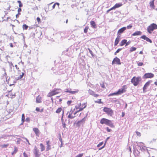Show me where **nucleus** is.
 Here are the masks:
<instances>
[{
    "instance_id": "473e14b6",
    "label": "nucleus",
    "mask_w": 157,
    "mask_h": 157,
    "mask_svg": "<svg viewBox=\"0 0 157 157\" xmlns=\"http://www.w3.org/2000/svg\"><path fill=\"white\" fill-rule=\"evenodd\" d=\"M101 99H100L98 100V101H95V102L96 103H98L99 104L102 103V102L101 101Z\"/></svg>"
},
{
    "instance_id": "13d9d810",
    "label": "nucleus",
    "mask_w": 157,
    "mask_h": 157,
    "mask_svg": "<svg viewBox=\"0 0 157 157\" xmlns=\"http://www.w3.org/2000/svg\"><path fill=\"white\" fill-rule=\"evenodd\" d=\"M22 138L23 139L25 140L27 143H29V140L27 139V138H26L25 137H22Z\"/></svg>"
},
{
    "instance_id": "6e6552de",
    "label": "nucleus",
    "mask_w": 157,
    "mask_h": 157,
    "mask_svg": "<svg viewBox=\"0 0 157 157\" xmlns=\"http://www.w3.org/2000/svg\"><path fill=\"white\" fill-rule=\"evenodd\" d=\"M86 120V118L85 117L83 118L81 120L78 121L76 123L77 126H80L82 125H83Z\"/></svg>"
},
{
    "instance_id": "423d86ee",
    "label": "nucleus",
    "mask_w": 157,
    "mask_h": 157,
    "mask_svg": "<svg viewBox=\"0 0 157 157\" xmlns=\"http://www.w3.org/2000/svg\"><path fill=\"white\" fill-rule=\"evenodd\" d=\"M154 75L152 73H148L145 74L143 76V78H151L153 77Z\"/></svg>"
},
{
    "instance_id": "8fccbe9b",
    "label": "nucleus",
    "mask_w": 157,
    "mask_h": 157,
    "mask_svg": "<svg viewBox=\"0 0 157 157\" xmlns=\"http://www.w3.org/2000/svg\"><path fill=\"white\" fill-rule=\"evenodd\" d=\"M122 49V48H119L116 51V53H119L120 51H121Z\"/></svg>"
},
{
    "instance_id": "f257e3e1",
    "label": "nucleus",
    "mask_w": 157,
    "mask_h": 157,
    "mask_svg": "<svg viewBox=\"0 0 157 157\" xmlns=\"http://www.w3.org/2000/svg\"><path fill=\"white\" fill-rule=\"evenodd\" d=\"M100 122L101 124H105L111 128H113L114 127L111 121L105 118H103L101 119Z\"/></svg>"
},
{
    "instance_id": "bf43d9fd",
    "label": "nucleus",
    "mask_w": 157,
    "mask_h": 157,
    "mask_svg": "<svg viewBox=\"0 0 157 157\" xmlns=\"http://www.w3.org/2000/svg\"><path fill=\"white\" fill-rule=\"evenodd\" d=\"M23 155L24 157H28L27 155L25 153V152H24L23 153Z\"/></svg>"
},
{
    "instance_id": "aec40b11",
    "label": "nucleus",
    "mask_w": 157,
    "mask_h": 157,
    "mask_svg": "<svg viewBox=\"0 0 157 157\" xmlns=\"http://www.w3.org/2000/svg\"><path fill=\"white\" fill-rule=\"evenodd\" d=\"M41 102V97L38 96L36 98V102L37 103H40Z\"/></svg>"
},
{
    "instance_id": "774afa93",
    "label": "nucleus",
    "mask_w": 157,
    "mask_h": 157,
    "mask_svg": "<svg viewBox=\"0 0 157 157\" xmlns=\"http://www.w3.org/2000/svg\"><path fill=\"white\" fill-rule=\"evenodd\" d=\"M10 47L12 48L13 47V44L12 43H10Z\"/></svg>"
},
{
    "instance_id": "58836bf2",
    "label": "nucleus",
    "mask_w": 157,
    "mask_h": 157,
    "mask_svg": "<svg viewBox=\"0 0 157 157\" xmlns=\"http://www.w3.org/2000/svg\"><path fill=\"white\" fill-rule=\"evenodd\" d=\"M50 149V145H47V147L46 148V150L48 151Z\"/></svg>"
},
{
    "instance_id": "c03bdc74",
    "label": "nucleus",
    "mask_w": 157,
    "mask_h": 157,
    "mask_svg": "<svg viewBox=\"0 0 157 157\" xmlns=\"http://www.w3.org/2000/svg\"><path fill=\"white\" fill-rule=\"evenodd\" d=\"M83 155V154H80L76 156V157H82Z\"/></svg>"
},
{
    "instance_id": "4c0bfd02",
    "label": "nucleus",
    "mask_w": 157,
    "mask_h": 157,
    "mask_svg": "<svg viewBox=\"0 0 157 157\" xmlns=\"http://www.w3.org/2000/svg\"><path fill=\"white\" fill-rule=\"evenodd\" d=\"M71 89H67L65 91V92H68L70 93V91H71Z\"/></svg>"
},
{
    "instance_id": "f8f14e48",
    "label": "nucleus",
    "mask_w": 157,
    "mask_h": 157,
    "mask_svg": "<svg viewBox=\"0 0 157 157\" xmlns=\"http://www.w3.org/2000/svg\"><path fill=\"white\" fill-rule=\"evenodd\" d=\"M126 29L125 27H123L119 29L117 32L118 35H119L121 34L124 31H125Z\"/></svg>"
},
{
    "instance_id": "864d4df0",
    "label": "nucleus",
    "mask_w": 157,
    "mask_h": 157,
    "mask_svg": "<svg viewBox=\"0 0 157 157\" xmlns=\"http://www.w3.org/2000/svg\"><path fill=\"white\" fill-rule=\"evenodd\" d=\"M113 10V7L111 8L110 9H109V10H107V13H108L111 10Z\"/></svg>"
},
{
    "instance_id": "e433bc0d",
    "label": "nucleus",
    "mask_w": 157,
    "mask_h": 157,
    "mask_svg": "<svg viewBox=\"0 0 157 157\" xmlns=\"http://www.w3.org/2000/svg\"><path fill=\"white\" fill-rule=\"evenodd\" d=\"M63 114H64V111L63 110V111L62 116V117L61 119L62 122H64V120L63 119Z\"/></svg>"
},
{
    "instance_id": "4be33fe9",
    "label": "nucleus",
    "mask_w": 157,
    "mask_h": 157,
    "mask_svg": "<svg viewBox=\"0 0 157 157\" xmlns=\"http://www.w3.org/2000/svg\"><path fill=\"white\" fill-rule=\"evenodd\" d=\"M14 150L13 152L12 153V155H14L15 154H16L17 152V151L18 149L15 146L14 147Z\"/></svg>"
},
{
    "instance_id": "2eb2a0df",
    "label": "nucleus",
    "mask_w": 157,
    "mask_h": 157,
    "mask_svg": "<svg viewBox=\"0 0 157 157\" xmlns=\"http://www.w3.org/2000/svg\"><path fill=\"white\" fill-rule=\"evenodd\" d=\"M120 40V36L118 35L116 39L114 42V46H116L118 44Z\"/></svg>"
},
{
    "instance_id": "0e129e2a",
    "label": "nucleus",
    "mask_w": 157,
    "mask_h": 157,
    "mask_svg": "<svg viewBox=\"0 0 157 157\" xmlns=\"http://www.w3.org/2000/svg\"><path fill=\"white\" fill-rule=\"evenodd\" d=\"M105 144H104V145L102 147H101L100 148H99V150H101L102 149H103V148H104V147H105Z\"/></svg>"
},
{
    "instance_id": "603ef678",
    "label": "nucleus",
    "mask_w": 157,
    "mask_h": 157,
    "mask_svg": "<svg viewBox=\"0 0 157 157\" xmlns=\"http://www.w3.org/2000/svg\"><path fill=\"white\" fill-rule=\"evenodd\" d=\"M106 130L107 131V132H110L111 130V129L109 128L108 127L106 128Z\"/></svg>"
},
{
    "instance_id": "393cba45",
    "label": "nucleus",
    "mask_w": 157,
    "mask_h": 157,
    "mask_svg": "<svg viewBox=\"0 0 157 157\" xmlns=\"http://www.w3.org/2000/svg\"><path fill=\"white\" fill-rule=\"evenodd\" d=\"M24 73L23 72L22 73L21 75H20L17 78V80H19L21 79L22 77H23V76H24Z\"/></svg>"
},
{
    "instance_id": "37998d69",
    "label": "nucleus",
    "mask_w": 157,
    "mask_h": 157,
    "mask_svg": "<svg viewBox=\"0 0 157 157\" xmlns=\"http://www.w3.org/2000/svg\"><path fill=\"white\" fill-rule=\"evenodd\" d=\"M88 50H89V52L91 54V55L93 56H94L93 53V52H92V51L91 50H90L89 48L88 49Z\"/></svg>"
},
{
    "instance_id": "a19ab883",
    "label": "nucleus",
    "mask_w": 157,
    "mask_h": 157,
    "mask_svg": "<svg viewBox=\"0 0 157 157\" xmlns=\"http://www.w3.org/2000/svg\"><path fill=\"white\" fill-rule=\"evenodd\" d=\"M8 63H9L10 67L11 68H12V66L14 67L13 64L11 62H8Z\"/></svg>"
},
{
    "instance_id": "f03ea898",
    "label": "nucleus",
    "mask_w": 157,
    "mask_h": 157,
    "mask_svg": "<svg viewBox=\"0 0 157 157\" xmlns=\"http://www.w3.org/2000/svg\"><path fill=\"white\" fill-rule=\"evenodd\" d=\"M141 80V77H136L135 76L133 77L131 80V82L133 84L134 86H136L138 85L140 81Z\"/></svg>"
},
{
    "instance_id": "de8ad7c7",
    "label": "nucleus",
    "mask_w": 157,
    "mask_h": 157,
    "mask_svg": "<svg viewBox=\"0 0 157 157\" xmlns=\"http://www.w3.org/2000/svg\"><path fill=\"white\" fill-rule=\"evenodd\" d=\"M130 42H130V41H128V42H127V41H126V42L125 43V46H127L128 45H129V44L130 43Z\"/></svg>"
},
{
    "instance_id": "a18cd8bd",
    "label": "nucleus",
    "mask_w": 157,
    "mask_h": 157,
    "mask_svg": "<svg viewBox=\"0 0 157 157\" xmlns=\"http://www.w3.org/2000/svg\"><path fill=\"white\" fill-rule=\"evenodd\" d=\"M62 124L63 127V128H65L66 127V124L65 122H62Z\"/></svg>"
},
{
    "instance_id": "a211bd4d",
    "label": "nucleus",
    "mask_w": 157,
    "mask_h": 157,
    "mask_svg": "<svg viewBox=\"0 0 157 157\" xmlns=\"http://www.w3.org/2000/svg\"><path fill=\"white\" fill-rule=\"evenodd\" d=\"M90 25L92 27L94 28H96L97 26L95 24V22L94 21H91L90 22Z\"/></svg>"
},
{
    "instance_id": "dca6fc26",
    "label": "nucleus",
    "mask_w": 157,
    "mask_h": 157,
    "mask_svg": "<svg viewBox=\"0 0 157 157\" xmlns=\"http://www.w3.org/2000/svg\"><path fill=\"white\" fill-rule=\"evenodd\" d=\"M122 4L121 3H116L115 5L112 7L113 9H115L117 8H119L122 6Z\"/></svg>"
},
{
    "instance_id": "ddd939ff",
    "label": "nucleus",
    "mask_w": 157,
    "mask_h": 157,
    "mask_svg": "<svg viewBox=\"0 0 157 157\" xmlns=\"http://www.w3.org/2000/svg\"><path fill=\"white\" fill-rule=\"evenodd\" d=\"M125 90L124 87L119 89L117 92L118 94V95H119L121 94L122 93L125 92Z\"/></svg>"
},
{
    "instance_id": "cd10ccee",
    "label": "nucleus",
    "mask_w": 157,
    "mask_h": 157,
    "mask_svg": "<svg viewBox=\"0 0 157 157\" xmlns=\"http://www.w3.org/2000/svg\"><path fill=\"white\" fill-rule=\"evenodd\" d=\"M9 145L8 144H4L1 145V147L2 148H6Z\"/></svg>"
},
{
    "instance_id": "2f4dec72",
    "label": "nucleus",
    "mask_w": 157,
    "mask_h": 157,
    "mask_svg": "<svg viewBox=\"0 0 157 157\" xmlns=\"http://www.w3.org/2000/svg\"><path fill=\"white\" fill-rule=\"evenodd\" d=\"M75 117V116H72L71 115V114H69V115L68 116V118H70L71 119H73V118H74Z\"/></svg>"
},
{
    "instance_id": "79ce46f5",
    "label": "nucleus",
    "mask_w": 157,
    "mask_h": 157,
    "mask_svg": "<svg viewBox=\"0 0 157 157\" xmlns=\"http://www.w3.org/2000/svg\"><path fill=\"white\" fill-rule=\"evenodd\" d=\"M143 63L142 62H139L138 63V65L139 66H141L143 65Z\"/></svg>"
},
{
    "instance_id": "7c9ffc66",
    "label": "nucleus",
    "mask_w": 157,
    "mask_h": 157,
    "mask_svg": "<svg viewBox=\"0 0 157 157\" xmlns=\"http://www.w3.org/2000/svg\"><path fill=\"white\" fill-rule=\"evenodd\" d=\"M25 116L24 114H23L22 115L21 117V121L23 122H24L25 121Z\"/></svg>"
},
{
    "instance_id": "052dcab7",
    "label": "nucleus",
    "mask_w": 157,
    "mask_h": 157,
    "mask_svg": "<svg viewBox=\"0 0 157 157\" xmlns=\"http://www.w3.org/2000/svg\"><path fill=\"white\" fill-rule=\"evenodd\" d=\"M30 118L29 117H27L26 119V121L29 122L30 121Z\"/></svg>"
},
{
    "instance_id": "680f3d73",
    "label": "nucleus",
    "mask_w": 157,
    "mask_h": 157,
    "mask_svg": "<svg viewBox=\"0 0 157 157\" xmlns=\"http://www.w3.org/2000/svg\"><path fill=\"white\" fill-rule=\"evenodd\" d=\"M17 11L18 13H20V12L21 11V9L20 8H19L18 9Z\"/></svg>"
},
{
    "instance_id": "a878e982",
    "label": "nucleus",
    "mask_w": 157,
    "mask_h": 157,
    "mask_svg": "<svg viewBox=\"0 0 157 157\" xmlns=\"http://www.w3.org/2000/svg\"><path fill=\"white\" fill-rule=\"evenodd\" d=\"M114 95H118L117 92H114L113 93L110 94L108 95L109 97L112 96Z\"/></svg>"
},
{
    "instance_id": "412c9836",
    "label": "nucleus",
    "mask_w": 157,
    "mask_h": 157,
    "mask_svg": "<svg viewBox=\"0 0 157 157\" xmlns=\"http://www.w3.org/2000/svg\"><path fill=\"white\" fill-rule=\"evenodd\" d=\"M155 0H153L152 1H151L150 2V7L152 8H154V1Z\"/></svg>"
},
{
    "instance_id": "c85d7f7f",
    "label": "nucleus",
    "mask_w": 157,
    "mask_h": 157,
    "mask_svg": "<svg viewBox=\"0 0 157 157\" xmlns=\"http://www.w3.org/2000/svg\"><path fill=\"white\" fill-rule=\"evenodd\" d=\"M136 50V48L135 47H132L130 49V52H132L134 51H135Z\"/></svg>"
},
{
    "instance_id": "6e6d98bb",
    "label": "nucleus",
    "mask_w": 157,
    "mask_h": 157,
    "mask_svg": "<svg viewBox=\"0 0 157 157\" xmlns=\"http://www.w3.org/2000/svg\"><path fill=\"white\" fill-rule=\"evenodd\" d=\"M136 134L137 136H141V134L139 132H136Z\"/></svg>"
},
{
    "instance_id": "c756f323",
    "label": "nucleus",
    "mask_w": 157,
    "mask_h": 157,
    "mask_svg": "<svg viewBox=\"0 0 157 157\" xmlns=\"http://www.w3.org/2000/svg\"><path fill=\"white\" fill-rule=\"evenodd\" d=\"M28 28V26L25 24L23 25V28L24 29L27 30Z\"/></svg>"
},
{
    "instance_id": "39448f33",
    "label": "nucleus",
    "mask_w": 157,
    "mask_h": 157,
    "mask_svg": "<svg viewBox=\"0 0 157 157\" xmlns=\"http://www.w3.org/2000/svg\"><path fill=\"white\" fill-rule=\"evenodd\" d=\"M112 65H113L114 64L118 65L121 64L120 59L117 57H116L115 58H114L113 61L112 62Z\"/></svg>"
},
{
    "instance_id": "5701e85b",
    "label": "nucleus",
    "mask_w": 157,
    "mask_h": 157,
    "mask_svg": "<svg viewBox=\"0 0 157 157\" xmlns=\"http://www.w3.org/2000/svg\"><path fill=\"white\" fill-rule=\"evenodd\" d=\"M40 146L41 147V151H44V150L45 149V147L44 145H43V144L41 143L40 144Z\"/></svg>"
},
{
    "instance_id": "f3484780",
    "label": "nucleus",
    "mask_w": 157,
    "mask_h": 157,
    "mask_svg": "<svg viewBox=\"0 0 157 157\" xmlns=\"http://www.w3.org/2000/svg\"><path fill=\"white\" fill-rule=\"evenodd\" d=\"M142 34L141 32L140 31H137L134 33L132 34L133 36H137V35H140Z\"/></svg>"
},
{
    "instance_id": "338daca9",
    "label": "nucleus",
    "mask_w": 157,
    "mask_h": 157,
    "mask_svg": "<svg viewBox=\"0 0 157 157\" xmlns=\"http://www.w3.org/2000/svg\"><path fill=\"white\" fill-rule=\"evenodd\" d=\"M49 140H48L46 141V144H47V145H49Z\"/></svg>"
},
{
    "instance_id": "0eeeda50",
    "label": "nucleus",
    "mask_w": 157,
    "mask_h": 157,
    "mask_svg": "<svg viewBox=\"0 0 157 157\" xmlns=\"http://www.w3.org/2000/svg\"><path fill=\"white\" fill-rule=\"evenodd\" d=\"M59 89H54L53 90L51 93H50L48 94V96L50 97L51 96H52L53 95H54L56 94H58L59 93V91H58L59 90Z\"/></svg>"
},
{
    "instance_id": "72a5a7b5",
    "label": "nucleus",
    "mask_w": 157,
    "mask_h": 157,
    "mask_svg": "<svg viewBox=\"0 0 157 157\" xmlns=\"http://www.w3.org/2000/svg\"><path fill=\"white\" fill-rule=\"evenodd\" d=\"M88 29V27H86L84 30V32L85 33H86L87 32V30Z\"/></svg>"
},
{
    "instance_id": "b1692460",
    "label": "nucleus",
    "mask_w": 157,
    "mask_h": 157,
    "mask_svg": "<svg viewBox=\"0 0 157 157\" xmlns=\"http://www.w3.org/2000/svg\"><path fill=\"white\" fill-rule=\"evenodd\" d=\"M79 91V90L78 89L76 90L75 91H70V93L71 94H75L78 93Z\"/></svg>"
},
{
    "instance_id": "c9c22d12",
    "label": "nucleus",
    "mask_w": 157,
    "mask_h": 157,
    "mask_svg": "<svg viewBox=\"0 0 157 157\" xmlns=\"http://www.w3.org/2000/svg\"><path fill=\"white\" fill-rule=\"evenodd\" d=\"M146 40L147 41H148V42H150V43H151L152 41L151 40H150L149 38H148L147 37L146 39Z\"/></svg>"
},
{
    "instance_id": "ea45409f",
    "label": "nucleus",
    "mask_w": 157,
    "mask_h": 157,
    "mask_svg": "<svg viewBox=\"0 0 157 157\" xmlns=\"http://www.w3.org/2000/svg\"><path fill=\"white\" fill-rule=\"evenodd\" d=\"M103 144V142H101L98 145H97V147H99L100 146H101V145H102Z\"/></svg>"
},
{
    "instance_id": "09e8293b",
    "label": "nucleus",
    "mask_w": 157,
    "mask_h": 157,
    "mask_svg": "<svg viewBox=\"0 0 157 157\" xmlns=\"http://www.w3.org/2000/svg\"><path fill=\"white\" fill-rule=\"evenodd\" d=\"M132 25H129L127 26V28L128 29H130L132 28Z\"/></svg>"
},
{
    "instance_id": "3c124183",
    "label": "nucleus",
    "mask_w": 157,
    "mask_h": 157,
    "mask_svg": "<svg viewBox=\"0 0 157 157\" xmlns=\"http://www.w3.org/2000/svg\"><path fill=\"white\" fill-rule=\"evenodd\" d=\"M36 20L38 22V23H39L40 22V19L39 17H37V18Z\"/></svg>"
},
{
    "instance_id": "69168bd1",
    "label": "nucleus",
    "mask_w": 157,
    "mask_h": 157,
    "mask_svg": "<svg viewBox=\"0 0 157 157\" xmlns=\"http://www.w3.org/2000/svg\"><path fill=\"white\" fill-rule=\"evenodd\" d=\"M22 6H23V5L22 4V3H20V4H19V6L20 8L22 7Z\"/></svg>"
},
{
    "instance_id": "6ab92c4d",
    "label": "nucleus",
    "mask_w": 157,
    "mask_h": 157,
    "mask_svg": "<svg viewBox=\"0 0 157 157\" xmlns=\"http://www.w3.org/2000/svg\"><path fill=\"white\" fill-rule=\"evenodd\" d=\"M126 41H127V40H126V39L123 40L120 43V45L121 46H123L124 44H125V43H126Z\"/></svg>"
},
{
    "instance_id": "4468645a",
    "label": "nucleus",
    "mask_w": 157,
    "mask_h": 157,
    "mask_svg": "<svg viewBox=\"0 0 157 157\" xmlns=\"http://www.w3.org/2000/svg\"><path fill=\"white\" fill-rule=\"evenodd\" d=\"M33 130L35 132L36 135L37 136H39L40 132L38 129L37 128H33Z\"/></svg>"
},
{
    "instance_id": "bb28decb",
    "label": "nucleus",
    "mask_w": 157,
    "mask_h": 157,
    "mask_svg": "<svg viewBox=\"0 0 157 157\" xmlns=\"http://www.w3.org/2000/svg\"><path fill=\"white\" fill-rule=\"evenodd\" d=\"M62 109V108L59 107L57 109V110L56 111V113H59L61 111Z\"/></svg>"
},
{
    "instance_id": "7ed1b4c3",
    "label": "nucleus",
    "mask_w": 157,
    "mask_h": 157,
    "mask_svg": "<svg viewBox=\"0 0 157 157\" xmlns=\"http://www.w3.org/2000/svg\"><path fill=\"white\" fill-rule=\"evenodd\" d=\"M157 29V25L155 23H152L147 28V32L150 34L152 33V31L154 30Z\"/></svg>"
},
{
    "instance_id": "9d476101",
    "label": "nucleus",
    "mask_w": 157,
    "mask_h": 157,
    "mask_svg": "<svg viewBox=\"0 0 157 157\" xmlns=\"http://www.w3.org/2000/svg\"><path fill=\"white\" fill-rule=\"evenodd\" d=\"M34 153L35 155V157H39L40 153L39 152V150L36 148L34 149Z\"/></svg>"
},
{
    "instance_id": "20e7f679",
    "label": "nucleus",
    "mask_w": 157,
    "mask_h": 157,
    "mask_svg": "<svg viewBox=\"0 0 157 157\" xmlns=\"http://www.w3.org/2000/svg\"><path fill=\"white\" fill-rule=\"evenodd\" d=\"M103 110L104 112H105L107 114L110 116H112L113 113V110L109 108L105 107L104 108Z\"/></svg>"
},
{
    "instance_id": "e2e57ef3",
    "label": "nucleus",
    "mask_w": 157,
    "mask_h": 157,
    "mask_svg": "<svg viewBox=\"0 0 157 157\" xmlns=\"http://www.w3.org/2000/svg\"><path fill=\"white\" fill-rule=\"evenodd\" d=\"M36 110L37 111L39 112V111H40V109L39 108L36 107Z\"/></svg>"
},
{
    "instance_id": "1a4fd4ad",
    "label": "nucleus",
    "mask_w": 157,
    "mask_h": 157,
    "mask_svg": "<svg viewBox=\"0 0 157 157\" xmlns=\"http://www.w3.org/2000/svg\"><path fill=\"white\" fill-rule=\"evenodd\" d=\"M152 82L151 81H149L147 82L144 85L143 88V91L144 93L146 92L145 90L147 89V87L149 86L151 82Z\"/></svg>"
},
{
    "instance_id": "4d7b16f0",
    "label": "nucleus",
    "mask_w": 157,
    "mask_h": 157,
    "mask_svg": "<svg viewBox=\"0 0 157 157\" xmlns=\"http://www.w3.org/2000/svg\"><path fill=\"white\" fill-rule=\"evenodd\" d=\"M21 14L20 13H18V14H16V18H18L19 17V15Z\"/></svg>"
},
{
    "instance_id": "9b49d317",
    "label": "nucleus",
    "mask_w": 157,
    "mask_h": 157,
    "mask_svg": "<svg viewBox=\"0 0 157 157\" xmlns=\"http://www.w3.org/2000/svg\"><path fill=\"white\" fill-rule=\"evenodd\" d=\"M88 92L90 95L95 97H97L99 96L98 94H95L94 91L90 89L89 90Z\"/></svg>"
},
{
    "instance_id": "49530a36",
    "label": "nucleus",
    "mask_w": 157,
    "mask_h": 157,
    "mask_svg": "<svg viewBox=\"0 0 157 157\" xmlns=\"http://www.w3.org/2000/svg\"><path fill=\"white\" fill-rule=\"evenodd\" d=\"M86 105H85L84 106L83 108H79V109L78 110V111H82L83 109L85 108H86Z\"/></svg>"
},
{
    "instance_id": "f704fd0d",
    "label": "nucleus",
    "mask_w": 157,
    "mask_h": 157,
    "mask_svg": "<svg viewBox=\"0 0 157 157\" xmlns=\"http://www.w3.org/2000/svg\"><path fill=\"white\" fill-rule=\"evenodd\" d=\"M147 37L145 35H143V36H141L140 38H142V39H144V40H146V38H147Z\"/></svg>"
},
{
    "instance_id": "5fc2aeb1",
    "label": "nucleus",
    "mask_w": 157,
    "mask_h": 157,
    "mask_svg": "<svg viewBox=\"0 0 157 157\" xmlns=\"http://www.w3.org/2000/svg\"><path fill=\"white\" fill-rule=\"evenodd\" d=\"M72 101H68L67 102V104L68 105H70Z\"/></svg>"
}]
</instances>
